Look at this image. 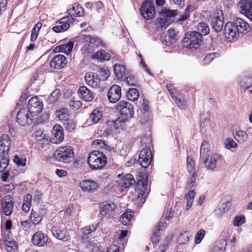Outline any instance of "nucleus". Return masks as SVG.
I'll return each mask as SVG.
<instances>
[{
    "label": "nucleus",
    "instance_id": "obj_59",
    "mask_svg": "<svg viewBox=\"0 0 252 252\" xmlns=\"http://www.w3.org/2000/svg\"><path fill=\"white\" fill-rule=\"evenodd\" d=\"M43 195L42 193L37 190H35L33 193V201L39 203L41 201V197Z\"/></svg>",
    "mask_w": 252,
    "mask_h": 252
},
{
    "label": "nucleus",
    "instance_id": "obj_18",
    "mask_svg": "<svg viewBox=\"0 0 252 252\" xmlns=\"http://www.w3.org/2000/svg\"><path fill=\"white\" fill-rule=\"evenodd\" d=\"M220 157L219 154H214L208 155L202 158L204 160L206 167L209 169L212 170L216 168L217 162Z\"/></svg>",
    "mask_w": 252,
    "mask_h": 252
},
{
    "label": "nucleus",
    "instance_id": "obj_39",
    "mask_svg": "<svg viewBox=\"0 0 252 252\" xmlns=\"http://www.w3.org/2000/svg\"><path fill=\"white\" fill-rule=\"evenodd\" d=\"M235 139L239 143H243L248 139V134L244 130H239L234 135Z\"/></svg>",
    "mask_w": 252,
    "mask_h": 252
},
{
    "label": "nucleus",
    "instance_id": "obj_19",
    "mask_svg": "<svg viewBox=\"0 0 252 252\" xmlns=\"http://www.w3.org/2000/svg\"><path fill=\"white\" fill-rule=\"evenodd\" d=\"M48 240L47 235L41 231L36 232L33 234L32 238L33 244L38 247H43L46 245Z\"/></svg>",
    "mask_w": 252,
    "mask_h": 252
},
{
    "label": "nucleus",
    "instance_id": "obj_61",
    "mask_svg": "<svg viewBox=\"0 0 252 252\" xmlns=\"http://www.w3.org/2000/svg\"><path fill=\"white\" fill-rule=\"evenodd\" d=\"M160 234L157 231H154L153 236L151 237V241L153 243H158L160 240Z\"/></svg>",
    "mask_w": 252,
    "mask_h": 252
},
{
    "label": "nucleus",
    "instance_id": "obj_36",
    "mask_svg": "<svg viewBox=\"0 0 252 252\" xmlns=\"http://www.w3.org/2000/svg\"><path fill=\"white\" fill-rule=\"evenodd\" d=\"M102 112L98 110L94 109L90 114L89 120L93 123L96 124L102 118Z\"/></svg>",
    "mask_w": 252,
    "mask_h": 252
},
{
    "label": "nucleus",
    "instance_id": "obj_53",
    "mask_svg": "<svg viewBox=\"0 0 252 252\" xmlns=\"http://www.w3.org/2000/svg\"><path fill=\"white\" fill-rule=\"evenodd\" d=\"M69 105L71 109L78 110L81 107L82 102L79 100H70L69 102Z\"/></svg>",
    "mask_w": 252,
    "mask_h": 252
},
{
    "label": "nucleus",
    "instance_id": "obj_27",
    "mask_svg": "<svg viewBox=\"0 0 252 252\" xmlns=\"http://www.w3.org/2000/svg\"><path fill=\"white\" fill-rule=\"evenodd\" d=\"M145 176H146V175H145ZM142 180L144 181H141V180L139 179L136 185V188L137 189H139V194H141L142 196H144V197H145L149 193L147 177H143Z\"/></svg>",
    "mask_w": 252,
    "mask_h": 252
},
{
    "label": "nucleus",
    "instance_id": "obj_25",
    "mask_svg": "<svg viewBox=\"0 0 252 252\" xmlns=\"http://www.w3.org/2000/svg\"><path fill=\"white\" fill-rule=\"evenodd\" d=\"M116 208V205L113 203L103 202L101 204L100 212L102 216H110Z\"/></svg>",
    "mask_w": 252,
    "mask_h": 252
},
{
    "label": "nucleus",
    "instance_id": "obj_47",
    "mask_svg": "<svg viewBox=\"0 0 252 252\" xmlns=\"http://www.w3.org/2000/svg\"><path fill=\"white\" fill-rule=\"evenodd\" d=\"M190 235L187 232L181 234L178 237V242L180 244H187L189 240Z\"/></svg>",
    "mask_w": 252,
    "mask_h": 252
},
{
    "label": "nucleus",
    "instance_id": "obj_41",
    "mask_svg": "<svg viewBox=\"0 0 252 252\" xmlns=\"http://www.w3.org/2000/svg\"><path fill=\"white\" fill-rule=\"evenodd\" d=\"M209 149L210 145L209 143L206 141H203L201 146L200 151L201 158H204L205 156L210 154Z\"/></svg>",
    "mask_w": 252,
    "mask_h": 252
},
{
    "label": "nucleus",
    "instance_id": "obj_60",
    "mask_svg": "<svg viewBox=\"0 0 252 252\" xmlns=\"http://www.w3.org/2000/svg\"><path fill=\"white\" fill-rule=\"evenodd\" d=\"M93 143L94 145L99 146L100 147L102 148L107 149L108 147L107 142L103 140L96 139Z\"/></svg>",
    "mask_w": 252,
    "mask_h": 252
},
{
    "label": "nucleus",
    "instance_id": "obj_35",
    "mask_svg": "<svg viewBox=\"0 0 252 252\" xmlns=\"http://www.w3.org/2000/svg\"><path fill=\"white\" fill-rule=\"evenodd\" d=\"M252 85V78L250 77H243L239 82V85L241 88L243 90H246L249 88Z\"/></svg>",
    "mask_w": 252,
    "mask_h": 252
},
{
    "label": "nucleus",
    "instance_id": "obj_55",
    "mask_svg": "<svg viewBox=\"0 0 252 252\" xmlns=\"http://www.w3.org/2000/svg\"><path fill=\"white\" fill-rule=\"evenodd\" d=\"M225 148L227 149H230L231 148H235L237 146V144L235 141L230 138H228L226 140L224 143Z\"/></svg>",
    "mask_w": 252,
    "mask_h": 252
},
{
    "label": "nucleus",
    "instance_id": "obj_10",
    "mask_svg": "<svg viewBox=\"0 0 252 252\" xmlns=\"http://www.w3.org/2000/svg\"><path fill=\"white\" fill-rule=\"evenodd\" d=\"M141 15L145 19H150L156 14L154 3L152 0H146L140 7Z\"/></svg>",
    "mask_w": 252,
    "mask_h": 252
},
{
    "label": "nucleus",
    "instance_id": "obj_24",
    "mask_svg": "<svg viewBox=\"0 0 252 252\" xmlns=\"http://www.w3.org/2000/svg\"><path fill=\"white\" fill-rule=\"evenodd\" d=\"M135 184L133 176L130 174H126L119 183V186L122 189H127Z\"/></svg>",
    "mask_w": 252,
    "mask_h": 252
},
{
    "label": "nucleus",
    "instance_id": "obj_64",
    "mask_svg": "<svg viewBox=\"0 0 252 252\" xmlns=\"http://www.w3.org/2000/svg\"><path fill=\"white\" fill-rule=\"evenodd\" d=\"M35 137L36 138L37 140L40 141L45 139V134L43 133V131H37L35 132Z\"/></svg>",
    "mask_w": 252,
    "mask_h": 252
},
{
    "label": "nucleus",
    "instance_id": "obj_46",
    "mask_svg": "<svg viewBox=\"0 0 252 252\" xmlns=\"http://www.w3.org/2000/svg\"><path fill=\"white\" fill-rule=\"evenodd\" d=\"M187 169L190 174H193L195 171V162L192 158L189 156L187 158Z\"/></svg>",
    "mask_w": 252,
    "mask_h": 252
},
{
    "label": "nucleus",
    "instance_id": "obj_49",
    "mask_svg": "<svg viewBox=\"0 0 252 252\" xmlns=\"http://www.w3.org/2000/svg\"><path fill=\"white\" fill-rule=\"evenodd\" d=\"M196 176L195 172H193V174H190V177L187 183L186 189H191L193 187L196 180Z\"/></svg>",
    "mask_w": 252,
    "mask_h": 252
},
{
    "label": "nucleus",
    "instance_id": "obj_15",
    "mask_svg": "<svg viewBox=\"0 0 252 252\" xmlns=\"http://www.w3.org/2000/svg\"><path fill=\"white\" fill-rule=\"evenodd\" d=\"M67 63L66 57L61 54L57 55L52 60L50 66L51 68L60 69L65 66Z\"/></svg>",
    "mask_w": 252,
    "mask_h": 252
},
{
    "label": "nucleus",
    "instance_id": "obj_9",
    "mask_svg": "<svg viewBox=\"0 0 252 252\" xmlns=\"http://www.w3.org/2000/svg\"><path fill=\"white\" fill-rule=\"evenodd\" d=\"M73 22V18L69 16L64 17L55 23L52 30L57 33L64 32L69 28L70 25Z\"/></svg>",
    "mask_w": 252,
    "mask_h": 252
},
{
    "label": "nucleus",
    "instance_id": "obj_54",
    "mask_svg": "<svg viewBox=\"0 0 252 252\" xmlns=\"http://www.w3.org/2000/svg\"><path fill=\"white\" fill-rule=\"evenodd\" d=\"M60 94V91L59 89H56L54 90L49 96L48 98L51 102L56 101Z\"/></svg>",
    "mask_w": 252,
    "mask_h": 252
},
{
    "label": "nucleus",
    "instance_id": "obj_40",
    "mask_svg": "<svg viewBox=\"0 0 252 252\" xmlns=\"http://www.w3.org/2000/svg\"><path fill=\"white\" fill-rule=\"evenodd\" d=\"M43 216L40 212L34 211L33 210L31 211V220L34 224H38L42 220Z\"/></svg>",
    "mask_w": 252,
    "mask_h": 252
},
{
    "label": "nucleus",
    "instance_id": "obj_57",
    "mask_svg": "<svg viewBox=\"0 0 252 252\" xmlns=\"http://www.w3.org/2000/svg\"><path fill=\"white\" fill-rule=\"evenodd\" d=\"M13 161L18 166H24L26 165V158H20L19 157L16 156L14 157Z\"/></svg>",
    "mask_w": 252,
    "mask_h": 252
},
{
    "label": "nucleus",
    "instance_id": "obj_3",
    "mask_svg": "<svg viewBox=\"0 0 252 252\" xmlns=\"http://www.w3.org/2000/svg\"><path fill=\"white\" fill-rule=\"evenodd\" d=\"M82 42L85 43L82 46L81 50L84 54H92L94 50V47L92 44L97 47L104 46L105 44L102 40L96 36L90 35H83L82 36Z\"/></svg>",
    "mask_w": 252,
    "mask_h": 252
},
{
    "label": "nucleus",
    "instance_id": "obj_12",
    "mask_svg": "<svg viewBox=\"0 0 252 252\" xmlns=\"http://www.w3.org/2000/svg\"><path fill=\"white\" fill-rule=\"evenodd\" d=\"M43 107L42 102L38 99L37 96H34L29 100L27 109L31 114L35 117L42 111Z\"/></svg>",
    "mask_w": 252,
    "mask_h": 252
},
{
    "label": "nucleus",
    "instance_id": "obj_33",
    "mask_svg": "<svg viewBox=\"0 0 252 252\" xmlns=\"http://www.w3.org/2000/svg\"><path fill=\"white\" fill-rule=\"evenodd\" d=\"M133 216V212L130 210H126V211L122 214L121 217V220L124 225L129 224Z\"/></svg>",
    "mask_w": 252,
    "mask_h": 252
},
{
    "label": "nucleus",
    "instance_id": "obj_63",
    "mask_svg": "<svg viewBox=\"0 0 252 252\" xmlns=\"http://www.w3.org/2000/svg\"><path fill=\"white\" fill-rule=\"evenodd\" d=\"M166 223L165 222H159L158 223L156 229L154 231H157L160 234V232L163 231L165 227L166 226Z\"/></svg>",
    "mask_w": 252,
    "mask_h": 252
},
{
    "label": "nucleus",
    "instance_id": "obj_58",
    "mask_svg": "<svg viewBox=\"0 0 252 252\" xmlns=\"http://www.w3.org/2000/svg\"><path fill=\"white\" fill-rule=\"evenodd\" d=\"M245 218L244 216H241L235 218L233 223L235 226H240L245 222Z\"/></svg>",
    "mask_w": 252,
    "mask_h": 252
},
{
    "label": "nucleus",
    "instance_id": "obj_45",
    "mask_svg": "<svg viewBox=\"0 0 252 252\" xmlns=\"http://www.w3.org/2000/svg\"><path fill=\"white\" fill-rule=\"evenodd\" d=\"M57 114L59 119L63 121V122L69 119L68 112L67 109L66 108H63L60 110L57 111Z\"/></svg>",
    "mask_w": 252,
    "mask_h": 252
},
{
    "label": "nucleus",
    "instance_id": "obj_51",
    "mask_svg": "<svg viewBox=\"0 0 252 252\" xmlns=\"http://www.w3.org/2000/svg\"><path fill=\"white\" fill-rule=\"evenodd\" d=\"M97 226L89 225L87 226L82 229V232L84 235H87L90 234L91 232H94L97 228Z\"/></svg>",
    "mask_w": 252,
    "mask_h": 252
},
{
    "label": "nucleus",
    "instance_id": "obj_14",
    "mask_svg": "<svg viewBox=\"0 0 252 252\" xmlns=\"http://www.w3.org/2000/svg\"><path fill=\"white\" fill-rule=\"evenodd\" d=\"M122 95L121 88L117 85H112L107 93L108 100L111 103H115L121 98Z\"/></svg>",
    "mask_w": 252,
    "mask_h": 252
},
{
    "label": "nucleus",
    "instance_id": "obj_44",
    "mask_svg": "<svg viewBox=\"0 0 252 252\" xmlns=\"http://www.w3.org/2000/svg\"><path fill=\"white\" fill-rule=\"evenodd\" d=\"M226 246V243L223 240L214 247L211 252H224Z\"/></svg>",
    "mask_w": 252,
    "mask_h": 252
},
{
    "label": "nucleus",
    "instance_id": "obj_20",
    "mask_svg": "<svg viewBox=\"0 0 252 252\" xmlns=\"http://www.w3.org/2000/svg\"><path fill=\"white\" fill-rule=\"evenodd\" d=\"M98 187V183L92 180H85L80 183V187L82 190L89 192H94Z\"/></svg>",
    "mask_w": 252,
    "mask_h": 252
},
{
    "label": "nucleus",
    "instance_id": "obj_29",
    "mask_svg": "<svg viewBox=\"0 0 252 252\" xmlns=\"http://www.w3.org/2000/svg\"><path fill=\"white\" fill-rule=\"evenodd\" d=\"M240 12L245 15L248 13V11L252 8V0H241L238 5Z\"/></svg>",
    "mask_w": 252,
    "mask_h": 252
},
{
    "label": "nucleus",
    "instance_id": "obj_7",
    "mask_svg": "<svg viewBox=\"0 0 252 252\" xmlns=\"http://www.w3.org/2000/svg\"><path fill=\"white\" fill-rule=\"evenodd\" d=\"M116 110L119 111L123 117L122 120H118L117 122L123 124L126 120L132 117L134 114V109L130 103L128 101L121 100L116 106Z\"/></svg>",
    "mask_w": 252,
    "mask_h": 252
},
{
    "label": "nucleus",
    "instance_id": "obj_34",
    "mask_svg": "<svg viewBox=\"0 0 252 252\" xmlns=\"http://www.w3.org/2000/svg\"><path fill=\"white\" fill-rule=\"evenodd\" d=\"M177 40L175 31L173 29H169L168 33L165 35V41L167 43L173 44Z\"/></svg>",
    "mask_w": 252,
    "mask_h": 252
},
{
    "label": "nucleus",
    "instance_id": "obj_50",
    "mask_svg": "<svg viewBox=\"0 0 252 252\" xmlns=\"http://www.w3.org/2000/svg\"><path fill=\"white\" fill-rule=\"evenodd\" d=\"M63 123L64 124V126L66 130L71 131L74 129V124L72 120L68 119L67 120L63 121Z\"/></svg>",
    "mask_w": 252,
    "mask_h": 252
},
{
    "label": "nucleus",
    "instance_id": "obj_13",
    "mask_svg": "<svg viewBox=\"0 0 252 252\" xmlns=\"http://www.w3.org/2000/svg\"><path fill=\"white\" fill-rule=\"evenodd\" d=\"M152 153L148 148H144L140 152L138 161L143 168L148 167L151 163Z\"/></svg>",
    "mask_w": 252,
    "mask_h": 252
},
{
    "label": "nucleus",
    "instance_id": "obj_28",
    "mask_svg": "<svg viewBox=\"0 0 252 252\" xmlns=\"http://www.w3.org/2000/svg\"><path fill=\"white\" fill-rule=\"evenodd\" d=\"M5 249L8 252H15L17 250V245L15 241L9 237H3L2 239Z\"/></svg>",
    "mask_w": 252,
    "mask_h": 252
},
{
    "label": "nucleus",
    "instance_id": "obj_2",
    "mask_svg": "<svg viewBox=\"0 0 252 252\" xmlns=\"http://www.w3.org/2000/svg\"><path fill=\"white\" fill-rule=\"evenodd\" d=\"M11 141L7 134H2L0 137V172H2L8 166V152Z\"/></svg>",
    "mask_w": 252,
    "mask_h": 252
},
{
    "label": "nucleus",
    "instance_id": "obj_5",
    "mask_svg": "<svg viewBox=\"0 0 252 252\" xmlns=\"http://www.w3.org/2000/svg\"><path fill=\"white\" fill-rule=\"evenodd\" d=\"M202 41V35L196 31L188 32L183 39V46L190 49H196Z\"/></svg>",
    "mask_w": 252,
    "mask_h": 252
},
{
    "label": "nucleus",
    "instance_id": "obj_16",
    "mask_svg": "<svg viewBox=\"0 0 252 252\" xmlns=\"http://www.w3.org/2000/svg\"><path fill=\"white\" fill-rule=\"evenodd\" d=\"M51 232L55 238L63 242H66L70 239L68 232L64 228L61 229L58 227H53Z\"/></svg>",
    "mask_w": 252,
    "mask_h": 252
},
{
    "label": "nucleus",
    "instance_id": "obj_21",
    "mask_svg": "<svg viewBox=\"0 0 252 252\" xmlns=\"http://www.w3.org/2000/svg\"><path fill=\"white\" fill-rule=\"evenodd\" d=\"M86 83L90 86L98 88L100 87V81L94 72H89L86 73L85 76Z\"/></svg>",
    "mask_w": 252,
    "mask_h": 252
},
{
    "label": "nucleus",
    "instance_id": "obj_1",
    "mask_svg": "<svg viewBox=\"0 0 252 252\" xmlns=\"http://www.w3.org/2000/svg\"><path fill=\"white\" fill-rule=\"evenodd\" d=\"M249 28V25L241 18H236L233 22H227L224 28V36L229 42L235 41L240 33H245Z\"/></svg>",
    "mask_w": 252,
    "mask_h": 252
},
{
    "label": "nucleus",
    "instance_id": "obj_56",
    "mask_svg": "<svg viewBox=\"0 0 252 252\" xmlns=\"http://www.w3.org/2000/svg\"><path fill=\"white\" fill-rule=\"evenodd\" d=\"M219 55L218 53H213L208 54L207 56L204 58V60L206 63H211L215 58Z\"/></svg>",
    "mask_w": 252,
    "mask_h": 252
},
{
    "label": "nucleus",
    "instance_id": "obj_38",
    "mask_svg": "<svg viewBox=\"0 0 252 252\" xmlns=\"http://www.w3.org/2000/svg\"><path fill=\"white\" fill-rule=\"evenodd\" d=\"M100 82L106 80L110 75V71L107 68H101L96 73Z\"/></svg>",
    "mask_w": 252,
    "mask_h": 252
},
{
    "label": "nucleus",
    "instance_id": "obj_22",
    "mask_svg": "<svg viewBox=\"0 0 252 252\" xmlns=\"http://www.w3.org/2000/svg\"><path fill=\"white\" fill-rule=\"evenodd\" d=\"M79 96L86 101H91L94 97V93L86 86H80L78 90Z\"/></svg>",
    "mask_w": 252,
    "mask_h": 252
},
{
    "label": "nucleus",
    "instance_id": "obj_6",
    "mask_svg": "<svg viewBox=\"0 0 252 252\" xmlns=\"http://www.w3.org/2000/svg\"><path fill=\"white\" fill-rule=\"evenodd\" d=\"M178 13L177 10L163 9L159 13L160 17L157 19V24L161 28H166L174 21Z\"/></svg>",
    "mask_w": 252,
    "mask_h": 252
},
{
    "label": "nucleus",
    "instance_id": "obj_30",
    "mask_svg": "<svg viewBox=\"0 0 252 252\" xmlns=\"http://www.w3.org/2000/svg\"><path fill=\"white\" fill-rule=\"evenodd\" d=\"M211 24L213 29L216 32H219L222 29L223 22L218 16H214L211 18Z\"/></svg>",
    "mask_w": 252,
    "mask_h": 252
},
{
    "label": "nucleus",
    "instance_id": "obj_11",
    "mask_svg": "<svg viewBox=\"0 0 252 252\" xmlns=\"http://www.w3.org/2000/svg\"><path fill=\"white\" fill-rule=\"evenodd\" d=\"M34 117L27 109H21L17 114V122L22 126L30 125L32 123Z\"/></svg>",
    "mask_w": 252,
    "mask_h": 252
},
{
    "label": "nucleus",
    "instance_id": "obj_52",
    "mask_svg": "<svg viewBox=\"0 0 252 252\" xmlns=\"http://www.w3.org/2000/svg\"><path fill=\"white\" fill-rule=\"evenodd\" d=\"M173 99L180 109H184L186 108V101L185 100L177 96H175Z\"/></svg>",
    "mask_w": 252,
    "mask_h": 252
},
{
    "label": "nucleus",
    "instance_id": "obj_42",
    "mask_svg": "<svg viewBox=\"0 0 252 252\" xmlns=\"http://www.w3.org/2000/svg\"><path fill=\"white\" fill-rule=\"evenodd\" d=\"M128 99L131 101L137 100L139 96V93L136 88H130L127 93Z\"/></svg>",
    "mask_w": 252,
    "mask_h": 252
},
{
    "label": "nucleus",
    "instance_id": "obj_48",
    "mask_svg": "<svg viewBox=\"0 0 252 252\" xmlns=\"http://www.w3.org/2000/svg\"><path fill=\"white\" fill-rule=\"evenodd\" d=\"M205 234V231L204 229H200L195 234V243L196 244H199Z\"/></svg>",
    "mask_w": 252,
    "mask_h": 252
},
{
    "label": "nucleus",
    "instance_id": "obj_8",
    "mask_svg": "<svg viewBox=\"0 0 252 252\" xmlns=\"http://www.w3.org/2000/svg\"><path fill=\"white\" fill-rule=\"evenodd\" d=\"M73 155V149L70 146L60 147L54 153V157L57 160L64 163L69 162Z\"/></svg>",
    "mask_w": 252,
    "mask_h": 252
},
{
    "label": "nucleus",
    "instance_id": "obj_26",
    "mask_svg": "<svg viewBox=\"0 0 252 252\" xmlns=\"http://www.w3.org/2000/svg\"><path fill=\"white\" fill-rule=\"evenodd\" d=\"M68 14L74 17H81L84 15V11L81 6L77 3H74L70 5L69 8L67 9Z\"/></svg>",
    "mask_w": 252,
    "mask_h": 252
},
{
    "label": "nucleus",
    "instance_id": "obj_43",
    "mask_svg": "<svg viewBox=\"0 0 252 252\" xmlns=\"http://www.w3.org/2000/svg\"><path fill=\"white\" fill-rule=\"evenodd\" d=\"M94 57L101 61H108L111 58L110 54L103 50H100L97 51Z\"/></svg>",
    "mask_w": 252,
    "mask_h": 252
},
{
    "label": "nucleus",
    "instance_id": "obj_23",
    "mask_svg": "<svg viewBox=\"0 0 252 252\" xmlns=\"http://www.w3.org/2000/svg\"><path fill=\"white\" fill-rule=\"evenodd\" d=\"M3 213L6 216L11 214L13 210V202L9 196H5L1 201Z\"/></svg>",
    "mask_w": 252,
    "mask_h": 252
},
{
    "label": "nucleus",
    "instance_id": "obj_4",
    "mask_svg": "<svg viewBox=\"0 0 252 252\" xmlns=\"http://www.w3.org/2000/svg\"><path fill=\"white\" fill-rule=\"evenodd\" d=\"M87 162L92 169H101L107 163V157L98 151L91 152L88 156Z\"/></svg>",
    "mask_w": 252,
    "mask_h": 252
},
{
    "label": "nucleus",
    "instance_id": "obj_32",
    "mask_svg": "<svg viewBox=\"0 0 252 252\" xmlns=\"http://www.w3.org/2000/svg\"><path fill=\"white\" fill-rule=\"evenodd\" d=\"M74 44L72 42H69L65 44L61 45L57 47L56 49L59 52H63L67 55L69 54L72 51Z\"/></svg>",
    "mask_w": 252,
    "mask_h": 252
},
{
    "label": "nucleus",
    "instance_id": "obj_37",
    "mask_svg": "<svg viewBox=\"0 0 252 252\" xmlns=\"http://www.w3.org/2000/svg\"><path fill=\"white\" fill-rule=\"evenodd\" d=\"M196 29L201 34L206 35L210 32V28L208 24L205 22H200L196 26Z\"/></svg>",
    "mask_w": 252,
    "mask_h": 252
},
{
    "label": "nucleus",
    "instance_id": "obj_31",
    "mask_svg": "<svg viewBox=\"0 0 252 252\" xmlns=\"http://www.w3.org/2000/svg\"><path fill=\"white\" fill-rule=\"evenodd\" d=\"M114 71L118 79H121L125 76L126 68L122 65L115 64L114 66Z\"/></svg>",
    "mask_w": 252,
    "mask_h": 252
},
{
    "label": "nucleus",
    "instance_id": "obj_17",
    "mask_svg": "<svg viewBox=\"0 0 252 252\" xmlns=\"http://www.w3.org/2000/svg\"><path fill=\"white\" fill-rule=\"evenodd\" d=\"M64 138V132L63 128L60 125H56L53 127L51 142L53 143L58 144L63 140Z\"/></svg>",
    "mask_w": 252,
    "mask_h": 252
},
{
    "label": "nucleus",
    "instance_id": "obj_62",
    "mask_svg": "<svg viewBox=\"0 0 252 252\" xmlns=\"http://www.w3.org/2000/svg\"><path fill=\"white\" fill-rule=\"evenodd\" d=\"M126 83L129 86H135L136 85L137 81L133 76H129L126 78Z\"/></svg>",
    "mask_w": 252,
    "mask_h": 252
}]
</instances>
